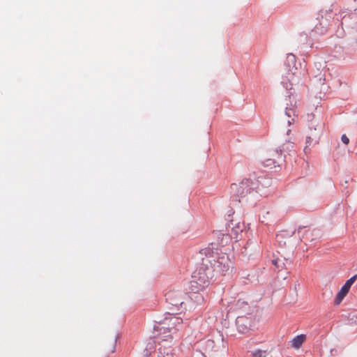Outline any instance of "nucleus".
Segmentation results:
<instances>
[{"mask_svg": "<svg viewBox=\"0 0 357 357\" xmlns=\"http://www.w3.org/2000/svg\"><path fill=\"white\" fill-rule=\"evenodd\" d=\"M199 253L205 257L202 258V264L192 273V278H195L204 286L208 287L210 280L216 275L223 274L229 270L231 261L225 253H218L217 245L214 243L201 250Z\"/></svg>", "mask_w": 357, "mask_h": 357, "instance_id": "f257e3e1", "label": "nucleus"}, {"mask_svg": "<svg viewBox=\"0 0 357 357\" xmlns=\"http://www.w3.org/2000/svg\"><path fill=\"white\" fill-rule=\"evenodd\" d=\"M342 29H351L352 35L348 39V46L351 50L357 51V8L354 11H342L340 13Z\"/></svg>", "mask_w": 357, "mask_h": 357, "instance_id": "f03ea898", "label": "nucleus"}, {"mask_svg": "<svg viewBox=\"0 0 357 357\" xmlns=\"http://www.w3.org/2000/svg\"><path fill=\"white\" fill-rule=\"evenodd\" d=\"M325 130V123L321 119H314L309 123V130L306 136L304 151H310V146L318 144Z\"/></svg>", "mask_w": 357, "mask_h": 357, "instance_id": "7ed1b4c3", "label": "nucleus"}, {"mask_svg": "<svg viewBox=\"0 0 357 357\" xmlns=\"http://www.w3.org/2000/svg\"><path fill=\"white\" fill-rule=\"evenodd\" d=\"M296 59L295 55L289 54L287 56L284 66L287 70V75L283 77L281 81V84L287 91V96L291 98V93L289 90L292 89L293 82L294 80V75L296 73L297 68L296 67Z\"/></svg>", "mask_w": 357, "mask_h": 357, "instance_id": "20e7f679", "label": "nucleus"}, {"mask_svg": "<svg viewBox=\"0 0 357 357\" xmlns=\"http://www.w3.org/2000/svg\"><path fill=\"white\" fill-rule=\"evenodd\" d=\"M253 179L252 175L248 178L243 179L238 184L232 183L231 185V190L236 193L238 197L243 198L248 195H252L255 193V188H252Z\"/></svg>", "mask_w": 357, "mask_h": 357, "instance_id": "39448f33", "label": "nucleus"}, {"mask_svg": "<svg viewBox=\"0 0 357 357\" xmlns=\"http://www.w3.org/2000/svg\"><path fill=\"white\" fill-rule=\"evenodd\" d=\"M236 326L238 333H247L255 328V319L251 314L238 316L236 319Z\"/></svg>", "mask_w": 357, "mask_h": 357, "instance_id": "423d86ee", "label": "nucleus"}, {"mask_svg": "<svg viewBox=\"0 0 357 357\" xmlns=\"http://www.w3.org/2000/svg\"><path fill=\"white\" fill-rule=\"evenodd\" d=\"M253 179L252 188H255V193L259 194L260 196H266L268 195L267 188L272 185V179L266 176L260 175L256 177L252 175Z\"/></svg>", "mask_w": 357, "mask_h": 357, "instance_id": "0eeeda50", "label": "nucleus"}, {"mask_svg": "<svg viewBox=\"0 0 357 357\" xmlns=\"http://www.w3.org/2000/svg\"><path fill=\"white\" fill-rule=\"evenodd\" d=\"M184 296L181 291H169L165 294L166 301L174 308L173 311H182Z\"/></svg>", "mask_w": 357, "mask_h": 357, "instance_id": "6e6552de", "label": "nucleus"}, {"mask_svg": "<svg viewBox=\"0 0 357 357\" xmlns=\"http://www.w3.org/2000/svg\"><path fill=\"white\" fill-rule=\"evenodd\" d=\"M357 279V274L354 275L351 278H350L349 280H347L344 285L341 287L340 290L338 291L335 301L334 304L335 305H338L341 303L342 300L344 298V297L347 296L348 292L349 291V289L351 287V285L355 282V281Z\"/></svg>", "mask_w": 357, "mask_h": 357, "instance_id": "1a4fd4ad", "label": "nucleus"}, {"mask_svg": "<svg viewBox=\"0 0 357 357\" xmlns=\"http://www.w3.org/2000/svg\"><path fill=\"white\" fill-rule=\"evenodd\" d=\"M227 213L228 218L227 219V220L228 221V223L226 225L227 231L228 234L231 236L232 234L236 235V238H237L238 234L239 232L243 231V225H241L240 222L234 223L233 219H229L231 215H232L234 213V211L232 209L228 211Z\"/></svg>", "mask_w": 357, "mask_h": 357, "instance_id": "9d476101", "label": "nucleus"}, {"mask_svg": "<svg viewBox=\"0 0 357 357\" xmlns=\"http://www.w3.org/2000/svg\"><path fill=\"white\" fill-rule=\"evenodd\" d=\"M356 52H357V51L351 50V49L349 48L347 43L346 49L341 46H335L333 56L338 60H345L347 57L351 58L353 54Z\"/></svg>", "mask_w": 357, "mask_h": 357, "instance_id": "9b49d317", "label": "nucleus"}, {"mask_svg": "<svg viewBox=\"0 0 357 357\" xmlns=\"http://www.w3.org/2000/svg\"><path fill=\"white\" fill-rule=\"evenodd\" d=\"M289 103H287V107L285 108V115L289 118L287 123L291 125L292 122L294 121V116H296V101L295 100H289Z\"/></svg>", "mask_w": 357, "mask_h": 357, "instance_id": "f8f14e48", "label": "nucleus"}, {"mask_svg": "<svg viewBox=\"0 0 357 357\" xmlns=\"http://www.w3.org/2000/svg\"><path fill=\"white\" fill-rule=\"evenodd\" d=\"M293 147V143L291 142L289 140L287 141L286 143L283 144L282 146H279L276 149V153L278 155V158L280 160H283L285 158V155L284 157L282 156V153L284 152L290 151L291 149Z\"/></svg>", "mask_w": 357, "mask_h": 357, "instance_id": "ddd939ff", "label": "nucleus"}, {"mask_svg": "<svg viewBox=\"0 0 357 357\" xmlns=\"http://www.w3.org/2000/svg\"><path fill=\"white\" fill-rule=\"evenodd\" d=\"M273 264L275 266V267L280 271L283 268H286L287 266L291 265V261L286 258H280L278 257L272 260Z\"/></svg>", "mask_w": 357, "mask_h": 357, "instance_id": "4468645a", "label": "nucleus"}, {"mask_svg": "<svg viewBox=\"0 0 357 357\" xmlns=\"http://www.w3.org/2000/svg\"><path fill=\"white\" fill-rule=\"evenodd\" d=\"M328 25V20L326 18V17L324 18L322 16L321 20L319 22V24L315 26L314 31L317 33L323 34L326 32L327 27Z\"/></svg>", "mask_w": 357, "mask_h": 357, "instance_id": "2eb2a0df", "label": "nucleus"}, {"mask_svg": "<svg viewBox=\"0 0 357 357\" xmlns=\"http://www.w3.org/2000/svg\"><path fill=\"white\" fill-rule=\"evenodd\" d=\"M206 287L202 282H199V280H196L195 278H192L190 285L191 293H198L203 291Z\"/></svg>", "mask_w": 357, "mask_h": 357, "instance_id": "dca6fc26", "label": "nucleus"}, {"mask_svg": "<svg viewBox=\"0 0 357 357\" xmlns=\"http://www.w3.org/2000/svg\"><path fill=\"white\" fill-rule=\"evenodd\" d=\"M178 312V311H173L172 314L169 313L170 316H169V317L165 318V319H164L165 324H167V321H169V325L172 324V325H174L175 326L180 325L182 323V319L178 317L172 315L174 314H177Z\"/></svg>", "mask_w": 357, "mask_h": 357, "instance_id": "f3484780", "label": "nucleus"}, {"mask_svg": "<svg viewBox=\"0 0 357 357\" xmlns=\"http://www.w3.org/2000/svg\"><path fill=\"white\" fill-rule=\"evenodd\" d=\"M306 335L304 334H300L296 335L291 340V347L295 349H298L301 347L302 344L305 340Z\"/></svg>", "mask_w": 357, "mask_h": 357, "instance_id": "a211bd4d", "label": "nucleus"}, {"mask_svg": "<svg viewBox=\"0 0 357 357\" xmlns=\"http://www.w3.org/2000/svg\"><path fill=\"white\" fill-rule=\"evenodd\" d=\"M190 299L193 301L195 303H196L198 305H201L204 302V296L198 293H191V294L189 296Z\"/></svg>", "mask_w": 357, "mask_h": 357, "instance_id": "6ab92c4d", "label": "nucleus"}, {"mask_svg": "<svg viewBox=\"0 0 357 357\" xmlns=\"http://www.w3.org/2000/svg\"><path fill=\"white\" fill-rule=\"evenodd\" d=\"M248 307V302H246V301H243L242 299H238L234 303V307L236 310H245Z\"/></svg>", "mask_w": 357, "mask_h": 357, "instance_id": "aec40b11", "label": "nucleus"}, {"mask_svg": "<svg viewBox=\"0 0 357 357\" xmlns=\"http://www.w3.org/2000/svg\"><path fill=\"white\" fill-rule=\"evenodd\" d=\"M280 161V160H279L278 158V160H276L275 159L268 158L264 162V165L265 167H270V168H272L273 167H275L276 163L278 165Z\"/></svg>", "mask_w": 357, "mask_h": 357, "instance_id": "412c9836", "label": "nucleus"}, {"mask_svg": "<svg viewBox=\"0 0 357 357\" xmlns=\"http://www.w3.org/2000/svg\"><path fill=\"white\" fill-rule=\"evenodd\" d=\"M252 357H266L267 351L266 350L256 349L251 351Z\"/></svg>", "mask_w": 357, "mask_h": 357, "instance_id": "4be33fe9", "label": "nucleus"}, {"mask_svg": "<svg viewBox=\"0 0 357 357\" xmlns=\"http://www.w3.org/2000/svg\"><path fill=\"white\" fill-rule=\"evenodd\" d=\"M192 357H206L205 354L199 350H195L192 352Z\"/></svg>", "mask_w": 357, "mask_h": 357, "instance_id": "5701e85b", "label": "nucleus"}, {"mask_svg": "<svg viewBox=\"0 0 357 357\" xmlns=\"http://www.w3.org/2000/svg\"><path fill=\"white\" fill-rule=\"evenodd\" d=\"M341 140H342V143L344 144H348L349 142V139L344 134L342 135Z\"/></svg>", "mask_w": 357, "mask_h": 357, "instance_id": "b1692460", "label": "nucleus"}, {"mask_svg": "<svg viewBox=\"0 0 357 357\" xmlns=\"http://www.w3.org/2000/svg\"><path fill=\"white\" fill-rule=\"evenodd\" d=\"M349 318L351 321H354V322H356L357 321V314H349Z\"/></svg>", "mask_w": 357, "mask_h": 357, "instance_id": "393cba45", "label": "nucleus"}, {"mask_svg": "<svg viewBox=\"0 0 357 357\" xmlns=\"http://www.w3.org/2000/svg\"><path fill=\"white\" fill-rule=\"evenodd\" d=\"M303 228H304V227H301V226L298 228V234L299 236H300L301 229H303Z\"/></svg>", "mask_w": 357, "mask_h": 357, "instance_id": "a878e982", "label": "nucleus"}, {"mask_svg": "<svg viewBox=\"0 0 357 357\" xmlns=\"http://www.w3.org/2000/svg\"><path fill=\"white\" fill-rule=\"evenodd\" d=\"M158 328H159L158 326H154L153 329L155 331H158Z\"/></svg>", "mask_w": 357, "mask_h": 357, "instance_id": "bb28decb", "label": "nucleus"}, {"mask_svg": "<svg viewBox=\"0 0 357 357\" xmlns=\"http://www.w3.org/2000/svg\"><path fill=\"white\" fill-rule=\"evenodd\" d=\"M337 36L338 37H342V34L339 33V31H337Z\"/></svg>", "mask_w": 357, "mask_h": 357, "instance_id": "cd10ccee", "label": "nucleus"}, {"mask_svg": "<svg viewBox=\"0 0 357 357\" xmlns=\"http://www.w3.org/2000/svg\"><path fill=\"white\" fill-rule=\"evenodd\" d=\"M295 231H296L295 230L291 231V233L289 234V236H291L295 233Z\"/></svg>", "mask_w": 357, "mask_h": 357, "instance_id": "c85d7f7f", "label": "nucleus"}, {"mask_svg": "<svg viewBox=\"0 0 357 357\" xmlns=\"http://www.w3.org/2000/svg\"><path fill=\"white\" fill-rule=\"evenodd\" d=\"M290 132H291V130H289H289L287 131V134L288 135Z\"/></svg>", "mask_w": 357, "mask_h": 357, "instance_id": "c756f323", "label": "nucleus"}, {"mask_svg": "<svg viewBox=\"0 0 357 357\" xmlns=\"http://www.w3.org/2000/svg\"><path fill=\"white\" fill-rule=\"evenodd\" d=\"M118 336L116 337L115 342L117 341Z\"/></svg>", "mask_w": 357, "mask_h": 357, "instance_id": "7c9ffc66", "label": "nucleus"}, {"mask_svg": "<svg viewBox=\"0 0 357 357\" xmlns=\"http://www.w3.org/2000/svg\"><path fill=\"white\" fill-rule=\"evenodd\" d=\"M164 357H169V356H168V354H167V356H164Z\"/></svg>", "mask_w": 357, "mask_h": 357, "instance_id": "2f4dec72", "label": "nucleus"}]
</instances>
